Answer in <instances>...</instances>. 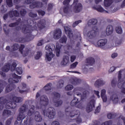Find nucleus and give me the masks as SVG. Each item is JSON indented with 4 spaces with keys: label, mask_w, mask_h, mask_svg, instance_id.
<instances>
[{
    "label": "nucleus",
    "mask_w": 125,
    "mask_h": 125,
    "mask_svg": "<svg viewBox=\"0 0 125 125\" xmlns=\"http://www.w3.org/2000/svg\"><path fill=\"white\" fill-rule=\"evenodd\" d=\"M30 24H23L21 27V30L23 34L26 35V37L24 38H17L15 41L16 42H21V43H24L28 42H31L33 41L35 38V36L32 34L34 32V30H37L38 28L41 30L44 29L45 25H46V21L44 20H41L37 22H35V21L30 20Z\"/></svg>",
    "instance_id": "obj_1"
},
{
    "label": "nucleus",
    "mask_w": 125,
    "mask_h": 125,
    "mask_svg": "<svg viewBox=\"0 0 125 125\" xmlns=\"http://www.w3.org/2000/svg\"><path fill=\"white\" fill-rule=\"evenodd\" d=\"M12 78L9 79L8 80L10 84L8 85L6 87L5 92L7 93L10 92L11 90L14 89V88H15V85H14V83H19V80L21 79V76H19L15 73L12 74Z\"/></svg>",
    "instance_id": "obj_2"
},
{
    "label": "nucleus",
    "mask_w": 125,
    "mask_h": 125,
    "mask_svg": "<svg viewBox=\"0 0 125 125\" xmlns=\"http://www.w3.org/2000/svg\"><path fill=\"white\" fill-rule=\"evenodd\" d=\"M65 112L66 116L71 117V118H73V117L77 116V118L74 120H75L76 123L77 124H81V123H82V118L80 117L81 113L79 110L73 109V107H68L65 109Z\"/></svg>",
    "instance_id": "obj_3"
},
{
    "label": "nucleus",
    "mask_w": 125,
    "mask_h": 125,
    "mask_svg": "<svg viewBox=\"0 0 125 125\" xmlns=\"http://www.w3.org/2000/svg\"><path fill=\"white\" fill-rule=\"evenodd\" d=\"M27 109V107H26L25 104H23L20 109V113L19 115L17 117V121H19L21 122V125L22 124V121L24 120V119H25V120L24 121L23 125H28V121H29V117L26 116H25V114L24 113L26 112V110Z\"/></svg>",
    "instance_id": "obj_4"
},
{
    "label": "nucleus",
    "mask_w": 125,
    "mask_h": 125,
    "mask_svg": "<svg viewBox=\"0 0 125 125\" xmlns=\"http://www.w3.org/2000/svg\"><path fill=\"white\" fill-rule=\"evenodd\" d=\"M13 102L7 103L5 105L6 109H15L17 104L16 103H21L23 101V99L21 97L14 96L12 98Z\"/></svg>",
    "instance_id": "obj_5"
},
{
    "label": "nucleus",
    "mask_w": 125,
    "mask_h": 125,
    "mask_svg": "<svg viewBox=\"0 0 125 125\" xmlns=\"http://www.w3.org/2000/svg\"><path fill=\"white\" fill-rule=\"evenodd\" d=\"M55 49V45L54 44H49L45 46V49L49 52V53L46 52V59L47 61H51V58L54 57V54H53L52 51Z\"/></svg>",
    "instance_id": "obj_6"
},
{
    "label": "nucleus",
    "mask_w": 125,
    "mask_h": 125,
    "mask_svg": "<svg viewBox=\"0 0 125 125\" xmlns=\"http://www.w3.org/2000/svg\"><path fill=\"white\" fill-rule=\"evenodd\" d=\"M40 104L39 105H36V109H43L45 108L47 105H48L49 100L47 97L45 95H42L40 98Z\"/></svg>",
    "instance_id": "obj_7"
},
{
    "label": "nucleus",
    "mask_w": 125,
    "mask_h": 125,
    "mask_svg": "<svg viewBox=\"0 0 125 125\" xmlns=\"http://www.w3.org/2000/svg\"><path fill=\"white\" fill-rule=\"evenodd\" d=\"M43 113L44 117H48L49 119H54L55 117V109L53 107H50L47 110L44 109Z\"/></svg>",
    "instance_id": "obj_8"
},
{
    "label": "nucleus",
    "mask_w": 125,
    "mask_h": 125,
    "mask_svg": "<svg viewBox=\"0 0 125 125\" xmlns=\"http://www.w3.org/2000/svg\"><path fill=\"white\" fill-rule=\"evenodd\" d=\"M53 97V101L54 103V105L55 107H59V106H61L62 104H63V101L60 99V94L58 92H54L52 93Z\"/></svg>",
    "instance_id": "obj_9"
},
{
    "label": "nucleus",
    "mask_w": 125,
    "mask_h": 125,
    "mask_svg": "<svg viewBox=\"0 0 125 125\" xmlns=\"http://www.w3.org/2000/svg\"><path fill=\"white\" fill-rule=\"evenodd\" d=\"M70 105L72 107L75 106L76 108H79V109H83V102H81V101H79V99L75 97H74V99L70 103Z\"/></svg>",
    "instance_id": "obj_10"
},
{
    "label": "nucleus",
    "mask_w": 125,
    "mask_h": 125,
    "mask_svg": "<svg viewBox=\"0 0 125 125\" xmlns=\"http://www.w3.org/2000/svg\"><path fill=\"white\" fill-rule=\"evenodd\" d=\"M43 6V3L39 1H36L31 3L29 5V8L30 9H34V8H41Z\"/></svg>",
    "instance_id": "obj_11"
},
{
    "label": "nucleus",
    "mask_w": 125,
    "mask_h": 125,
    "mask_svg": "<svg viewBox=\"0 0 125 125\" xmlns=\"http://www.w3.org/2000/svg\"><path fill=\"white\" fill-rule=\"evenodd\" d=\"M95 107V100H91L90 102L87 104L86 111L87 113H90L93 110V108Z\"/></svg>",
    "instance_id": "obj_12"
},
{
    "label": "nucleus",
    "mask_w": 125,
    "mask_h": 125,
    "mask_svg": "<svg viewBox=\"0 0 125 125\" xmlns=\"http://www.w3.org/2000/svg\"><path fill=\"white\" fill-rule=\"evenodd\" d=\"M8 16L10 18H12L13 17H20V13L17 10H11L8 12Z\"/></svg>",
    "instance_id": "obj_13"
},
{
    "label": "nucleus",
    "mask_w": 125,
    "mask_h": 125,
    "mask_svg": "<svg viewBox=\"0 0 125 125\" xmlns=\"http://www.w3.org/2000/svg\"><path fill=\"white\" fill-rule=\"evenodd\" d=\"M73 10L75 13H79L83 10V4L80 3H78V4H76L73 6Z\"/></svg>",
    "instance_id": "obj_14"
},
{
    "label": "nucleus",
    "mask_w": 125,
    "mask_h": 125,
    "mask_svg": "<svg viewBox=\"0 0 125 125\" xmlns=\"http://www.w3.org/2000/svg\"><path fill=\"white\" fill-rule=\"evenodd\" d=\"M64 29L65 31V33L66 35H67L69 39H72L73 37H74V34L72 33V31L70 29V28L68 26H64Z\"/></svg>",
    "instance_id": "obj_15"
},
{
    "label": "nucleus",
    "mask_w": 125,
    "mask_h": 125,
    "mask_svg": "<svg viewBox=\"0 0 125 125\" xmlns=\"http://www.w3.org/2000/svg\"><path fill=\"white\" fill-rule=\"evenodd\" d=\"M62 35V31L60 29H58L54 31V38L55 40H59L61 38Z\"/></svg>",
    "instance_id": "obj_16"
},
{
    "label": "nucleus",
    "mask_w": 125,
    "mask_h": 125,
    "mask_svg": "<svg viewBox=\"0 0 125 125\" xmlns=\"http://www.w3.org/2000/svg\"><path fill=\"white\" fill-rule=\"evenodd\" d=\"M87 37L88 39H94L96 37V31L94 29L89 31L87 33Z\"/></svg>",
    "instance_id": "obj_17"
},
{
    "label": "nucleus",
    "mask_w": 125,
    "mask_h": 125,
    "mask_svg": "<svg viewBox=\"0 0 125 125\" xmlns=\"http://www.w3.org/2000/svg\"><path fill=\"white\" fill-rule=\"evenodd\" d=\"M106 34L107 36H111L114 32V27L112 25H108L106 28Z\"/></svg>",
    "instance_id": "obj_18"
},
{
    "label": "nucleus",
    "mask_w": 125,
    "mask_h": 125,
    "mask_svg": "<svg viewBox=\"0 0 125 125\" xmlns=\"http://www.w3.org/2000/svg\"><path fill=\"white\" fill-rule=\"evenodd\" d=\"M87 92H88L87 91H83V95H82V93L79 92H76V93H75V95H77V96H80L81 100L83 101V99H86V95L87 94Z\"/></svg>",
    "instance_id": "obj_19"
},
{
    "label": "nucleus",
    "mask_w": 125,
    "mask_h": 125,
    "mask_svg": "<svg viewBox=\"0 0 125 125\" xmlns=\"http://www.w3.org/2000/svg\"><path fill=\"white\" fill-rule=\"evenodd\" d=\"M27 87V84L25 83H22L18 87L19 92L20 93H24V92H26L27 90H24L22 89H25Z\"/></svg>",
    "instance_id": "obj_20"
},
{
    "label": "nucleus",
    "mask_w": 125,
    "mask_h": 125,
    "mask_svg": "<svg viewBox=\"0 0 125 125\" xmlns=\"http://www.w3.org/2000/svg\"><path fill=\"white\" fill-rule=\"evenodd\" d=\"M107 42L108 41L105 39L100 40L97 42V45L99 47H103V46H105Z\"/></svg>",
    "instance_id": "obj_21"
},
{
    "label": "nucleus",
    "mask_w": 125,
    "mask_h": 125,
    "mask_svg": "<svg viewBox=\"0 0 125 125\" xmlns=\"http://www.w3.org/2000/svg\"><path fill=\"white\" fill-rule=\"evenodd\" d=\"M34 119L36 122L40 123V122H42V115H41L39 111H36L34 113Z\"/></svg>",
    "instance_id": "obj_22"
},
{
    "label": "nucleus",
    "mask_w": 125,
    "mask_h": 125,
    "mask_svg": "<svg viewBox=\"0 0 125 125\" xmlns=\"http://www.w3.org/2000/svg\"><path fill=\"white\" fill-rule=\"evenodd\" d=\"M93 9L97 10L98 12H104V13H108V11L105 10L101 5H99L98 7L94 6Z\"/></svg>",
    "instance_id": "obj_23"
},
{
    "label": "nucleus",
    "mask_w": 125,
    "mask_h": 125,
    "mask_svg": "<svg viewBox=\"0 0 125 125\" xmlns=\"http://www.w3.org/2000/svg\"><path fill=\"white\" fill-rule=\"evenodd\" d=\"M110 100H112L115 104H117L119 102V97L117 94H114L112 96H110Z\"/></svg>",
    "instance_id": "obj_24"
},
{
    "label": "nucleus",
    "mask_w": 125,
    "mask_h": 125,
    "mask_svg": "<svg viewBox=\"0 0 125 125\" xmlns=\"http://www.w3.org/2000/svg\"><path fill=\"white\" fill-rule=\"evenodd\" d=\"M69 57L68 56H64L63 60L62 61L61 64L63 66H67L68 63H69Z\"/></svg>",
    "instance_id": "obj_25"
},
{
    "label": "nucleus",
    "mask_w": 125,
    "mask_h": 125,
    "mask_svg": "<svg viewBox=\"0 0 125 125\" xmlns=\"http://www.w3.org/2000/svg\"><path fill=\"white\" fill-rule=\"evenodd\" d=\"M105 84V83L103 81V80L101 79H99L97 80L94 84L95 87H99V86H102V85H104Z\"/></svg>",
    "instance_id": "obj_26"
},
{
    "label": "nucleus",
    "mask_w": 125,
    "mask_h": 125,
    "mask_svg": "<svg viewBox=\"0 0 125 125\" xmlns=\"http://www.w3.org/2000/svg\"><path fill=\"white\" fill-rule=\"evenodd\" d=\"M25 48V45L21 44V46L19 48V51L21 52V54H22L23 57H26L28 55V52H29V50L26 52L25 54L23 53V50Z\"/></svg>",
    "instance_id": "obj_27"
},
{
    "label": "nucleus",
    "mask_w": 125,
    "mask_h": 125,
    "mask_svg": "<svg viewBox=\"0 0 125 125\" xmlns=\"http://www.w3.org/2000/svg\"><path fill=\"white\" fill-rule=\"evenodd\" d=\"M10 63H6L2 68V72H4V73H7V72H8V71H9L10 69Z\"/></svg>",
    "instance_id": "obj_28"
},
{
    "label": "nucleus",
    "mask_w": 125,
    "mask_h": 125,
    "mask_svg": "<svg viewBox=\"0 0 125 125\" xmlns=\"http://www.w3.org/2000/svg\"><path fill=\"white\" fill-rule=\"evenodd\" d=\"M86 63L90 66H92L95 62V60L93 57H89L86 59Z\"/></svg>",
    "instance_id": "obj_29"
},
{
    "label": "nucleus",
    "mask_w": 125,
    "mask_h": 125,
    "mask_svg": "<svg viewBox=\"0 0 125 125\" xmlns=\"http://www.w3.org/2000/svg\"><path fill=\"white\" fill-rule=\"evenodd\" d=\"M35 107L34 105H32L31 106V108L29 109V110L27 112V115L31 117L34 113H35Z\"/></svg>",
    "instance_id": "obj_30"
},
{
    "label": "nucleus",
    "mask_w": 125,
    "mask_h": 125,
    "mask_svg": "<svg viewBox=\"0 0 125 125\" xmlns=\"http://www.w3.org/2000/svg\"><path fill=\"white\" fill-rule=\"evenodd\" d=\"M114 0H104V3L105 7H109L113 3Z\"/></svg>",
    "instance_id": "obj_31"
},
{
    "label": "nucleus",
    "mask_w": 125,
    "mask_h": 125,
    "mask_svg": "<svg viewBox=\"0 0 125 125\" xmlns=\"http://www.w3.org/2000/svg\"><path fill=\"white\" fill-rule=\"evenodd\" d=\"M97 20L95 19H92L88 21V25H96V24H97Z\"/></svg>",
    "instance_id": "obj_32"
},
{
    "label": "nucleus",
    "mask_w": 125,
    "mask_h": 125,
    "mask_svg": "<svg viewBox=\"0 0 125 125\" xmlns=\"http://www.w3.org/2000/svg\"><path fill=\"white\" fill-rule=\"evenodd\" d=\"M51 86H52V84L51 83H48L44 87V89L45 91H49V90H51Z\"/></svg>",
    "instance_id": "obj_33"
},
{
    "label": "nucleus",
    "mask_w": 125,
    "mask_h": 125,
    "mask_svg": "<svg viewBox=\"0 0 125 125\" xmlns=\"http://www.w3.org/2000/svg\"><path fill=\"white\" fill-rule=\"evenodd\" d=\"M115 31L117 34L122 35L123 34V29L121 26H116L115 28Z\"/></svg>",
    "instance_id": "obj_34"
},
{
    "label": "nucleus",
    "mask_w": 125,
    "mask_h": 125,
    "mask_svg": "<svg viewBox=\"0 0 125 125\" xmlns=\"http://www.w3.org/2000/svg\"><path fill=\"white\" fill-rule=\"evenodd\" d=\"M11 115V111L4 109L3 111L2 116H10Z\"/></svg>",
    "instance_id": "obj_35"
},
{
    "label": "nucleus",
    "mask_w": 125,
    "mask_h": 125,
    "mask_svg": "<svg viewBox=\"0 0 125 125\" xmlns=\"http://www.w3.org/2000/svg\"><path fill=\"white\" fill-rule=\"evenodd\" d=\"M42 51H38L37 52V54L35 57V59H36V60H39V59H40L41 57H42Z\"/></svg>",
    "instance_id": "obj_36"
},
{
    "label": "nucleus",
    "mask_w": 125,
    "mask_h": 125,
    "mask_svg": "<svg viewBox=\"0 0 125 125\" xmlns=\"http://www.w3.org/2000/svg\"><path fill=\"white\" fill-rule=\"evenodd\" d=\"M19 47H20V45H19L18 43H15L12 46L13 51L18 50V49H19Z\"/></svg>",
    "instance_id": "obj_37"
},
{
    "label": "nucleus",
    "mask_w": 125,
    "mask_h": 125,
    "mask_svg": "<svg viewBox=\"0 0 125 125\" xmlns=\"http://www.w3.org/2000/svg\"><path fill=\"white\" fill-rule=\"evenodd\" d=\"M107 117L108 119H109L111 120V119H115L116 117H117V114L116 113H108L107 115Z\"/></svg>",
    "instance_id": "obj_38"
},
{
    "label": "nucleus",
    "mask_w": 125,
    "mask_h": 125,
    "mask_svg": "<svg viewBox=\"0 0 125 125\" xmlns=\"http://www.w3.org/2000/svg\"><path fill=\"white\" fill-rule=\"evenodd\" d=\"M60 42L61 43H66L67 42V37L63 36L60 40Z\"/></svg>",
    "instance_id": "obj_39"
},
{
    "label": "nucleus",
    "mask_w": 125,
    "mask_h": 125,
    "mask_svg": "<svg viewBox=\"0 0 125 125\" xmlns=\"http://www.w3.org/2000/svg\"><path fill=\"white\" fill-rule=\"evenodd\" d=\"M17 66V63L15 62H13L11 65H10L11 71L12 72H13V71H15V69H16Z\"/></svg>",
    "instance_id": "obj_40"
},
{
    "label": "nucleus",
    "mask_w": 125,
    "mask_h": 125,
    "mask_svg": "<svg viewBox=\"0 0 125 125\" xmlns=\"http://www.w3.org/2000/svg\"><path fill=\"white\" fill-rule=\"evenodd\" d=\"M16 72L18 75H21L23 73V69L21 67H19L16 68Z\"/></svg>",
    "instance_id": "obj_41"
},
{
    "label": "nucleus",
    "mask_w": 125,
    "mask_h": 125,
    "mask_svg": "<svg viewBox=\"0 0 125 125\" xmlns=\"http://www.w3.org/2000/svg\"><path fill=\"white\" fill-rule=\"evenodd\" d=\"M26 14H27V11L24 9H22L20 11V15L21 16H22V17H24Z\"/></svg>",
    "instance_id": "obj_42"
},
{
    "label": "nucleus",
    "mask_w": 125,
    "mask_h": 125,
    "mask_svg": "<svg viewBox=\"0 0 125 125\" xmlns=\"http://www.w3.org/2000/svg\"><path fill=\"white\" fill-rule=\"evenodd\" d=\"M6 3L8 7H12V6H13L12 0H6Z\"/></svg>",
    "instance_id": "obj_43"
},
{
    "label": "nucleus",
    "mask_w": 125,
    "mask_h": 125,
    "mask_svg": "<svg viewBox=\"0 0 125 125\" xmlns=\"http://www.w3.org/2000/svg\"><path fill=\"white\" fill-rule=\"evenodd\" d=\"M3 83H4L3 80H0V93L3 90Z\"/></svg>",
    "instance_id": "obj_44"
},
{
    "label": "nucleus",
    "mask_w": 125,
    "mask_h": 125,
    "mask_svg": "<svg viewBox=\"0 0 125 125\" xmlns=\"http://www.w3.org/2000/svg\"><path fill=\"white\" fill-rule=\"evenodd\" d=\"M118 83V82L117 81V79H114L111 81V85L112 87H115V86H117V84Z\"/></svg>",
    "instance_id": "obj_45"
},
{
    "label": "nucleus",
    "mask_w": 125,
    "mask_h": 125,
    "mask_svg": "<svg viewBox=\"0 0 125 125\" xmlns=\"http://www.w3.org/2000/svg\"><path fill=\"white\" fill-rule=\"evenodd\" d=\"M39 15H41V16H44L45 15V11L42 10H38L37 11Z\"/></svg>",
    "instance_id": "obj_46"
},
{
    "label": "nucleus",
    "mask_w": 125,
    "mask_h": 125,
    "mask_svg": "<svg viewBox=\"0 0 125 125\" xmlns=\"http://www.w3.org/2000/svg\"><path fill=\"white\" fill-rule=\"evenodd\" d=\"M73 88H74V86H73V85L69 84V85H67L66 86H65V90L68 91L69 90H72V89H73Z\"/></svg>",
    "instance_id": "obj_47"
},
{
    "label": "nucleus",
    "mask_w": 125,
    "mask_h": 125,
    "mask_svg": "<svg viewBox=\"0 0 125 125\" xmlns=\"http://www.w3.org/2000/svg\"><path fill=\"white\" fill-rule=\"evenodd\" d=\"M7 102V100L4 99L3 97H0V104H5Z\"/></svg>",
    "instance_id": "obj_48"
},
{
    "label": "nucleus",
    "mask_w": 125,
    "mask_h": 125,
    "mask_svg": "<svg viewBox=\"0 0 125 125\" xmlns=\"http://www.w3.org/2000/svg\"><path fill=\"white\" fill-rule=\"evenodd\" d=\"M28 16H29V17H31L32 18H35V17H38V14L37 13H34L31 12L28 14Z\"/></svg>",
    "instance_id": "obj_49"
},
{
    "label": "nucleus",
    "mask_w": 125,
    "mask_h": 125,
    "mask_svg": "<svg viewBox=\"0 0 125 125\" xmlns=\"http://www.w3.org/2000/svg\"><path fill=\"white\" fill-rule=\"evenodd\" d=\"M12 120H13V117H11V118H9L6 121V125H11V122H12Z\"/></svg>",
    "instance_id": "obj_50"
},
{
    "label": "nucleus",
    "mask_w": 125,
    "mask_h": 125,
    "mask_svg": "<svg viewBox=\"0 0 125 125\" xmlns=\"http://www.w3.org/2000/svg\"><path fill=\"white\" fill-rule=\"evenodd\" d=\"M112 124H113V121L109 120L104 122L101 125H111Z\"/></svg>",
    "instance_id": "obj_51"
},
{
    "label": "nucleus",
    "mask_w": 125,
    "mask_h": 125,
    "mask_svg": "<svg viewBox=\"0 0 125 125\" xmlns=\"http://www.w3.org/2000/svg\"><path fill=\"white\" fill-rule=\"evenodd\" d=\"M16 26H18V24L16 22L11 23L9 24V27H10L11 28H14V27H16Z\"/></svg>",
    "instance_id": "obj_52"
},
{
    "label": "nucleus",
    "mask_w": 125,
    "mask_h": 125,
    "mask_svg": "<svg viewBox=\"0 0 125 125\" xmlns=\"http://www.w3.org/2000/svg\"><path fill=\"white\" fill-rule=\"evenodd\" d=\"M56 52L57 57H59V56H60V47H56Z\"/></svg>",
    "instance_id": "obj_53"
},
{
    "label": "nucleus",
    "mask_w": 125,
    "mask_h": 125,
    "mask_svg": "<svg viewBox=\"0 0 125 125\" xmlns=\"http://www.w3.org/2000/svg\"><path fill=\"white\" fill-rule=\"evenodd\" d=\"M63 85H64V81L62 80L59 81L58 87L59 88H62V87H63Z\"/></svg>",
    "instance_id": "obj_54"
},
{
    "label": "nucleus",
    "mask_w": 125,
    "mask_h": 125,
    "mask_svg": "<svg viewBox=\"0 0 125 125\" xmlns=\"http://www.w3.org/2000/svg\"><path fill=\"white\" fill-rule=\"evenodd\" d=\"M80 23H82V20H79V21H75L72 24V26H73V27H76V26H77L78 24H80Z\"/></svg>",
    "instance_id": "obj_55"
},
{
    "label": "nucleus",
    "mask_w": 125,
    "mask_h": 125,
    "mask_svg": "<svg viewBox=\"0 0 125 125\" xmlns=\"http://www.w3.org/2000/svg\"><path fill=\"white\" fill-rule=\"evenodd\" d=\"M78 64V62H76L74 63H73L72 64L70 65V68L71 69H74L77 67V65Z\"/></svg>",
    "instance_id": "obj_56"
},
{
    "label": "nucleus",
    "mask_w": 125,
    "mask_h": 125,
    "mask_svg": "<svg viewBox=\"0 0 125 125\" xmlns=\"http://www.w3.org/2000/svg\"><path fill=\"white\" fill-rule=\"evenodd\" d=\"M71 1V0H64L62 3L64 5H69V4L70 3Z\"/></svg>",
    "instance_id": "obj_57"
},
{
    "label": "nucleus",
    "mask_w": 125,
    "mask_h": 125,
    "mask_svg": "<svg viewBox=\"0 0 125 125\" xmlns=\"http://www.w3.org/2000/svg\"><path fill=\"white\" fill-rule=\"evenodd\" d=\"M53 8V5L52 3H49L47 7L48 11H50V10H51V9H52Z\"/></svg>",
    "instance_id": "obj_58"
},
{
    "label": "nucleus",
    "mask_w": 125,
    "mask_h": 125,
    "mask_svg": "<svg viewBox=\"0 0 125 125\" xmlns=\"http://www.w3.org/2000/svg\"><path fill=\"white\" fill-rule=\"evenodd\" d=\"M63 12H64V13L67 14V13L69 12V7L68 6L65 7L63 8Z\"/></svg>",
    "instance_id": "obj_59"
},
{
    "label": "nucleus",
    "mask_w": 125,
    "mask_h": 125,
    "mask_svg": "<svg viewBox=\"0 0 125 125\" xmlns=\"http://www.w3.org/2000/svg\"><path fill=\"white\" fill-rule=\"evenodd\" d=\"M106 95V90L103 89L101 90V96L103 97Z\"/></svg>",
    "instance_id": "obj_60"
},
{
    "label": "nucleus",
    "mask_w": 125,
    "mask_h": 125,
    "mask_svg": "<svg viewBox=\"0 0 125 125\" xmlns=\"http://www.w3.org/2000/svg\"><path fill=\"white\" fill-rule=\"evenodd\" d=\"M101 97L102 98L103 102H107V96H103V97L101 96Z\"/></svg>",
    "instance_id": "obj_61"
},
{
    "label": "nucleus",
    "mask_w": 125,
    "mask_h": 125,
    "mask_svg": "<svg viewBox=\"0 0 125 125\" xmlns=\"http://www.w3.org/2000/svg\"><path fill=\"white\" fill-rule=\"evenodd\" d=\"M101 108L100 106H97L95 109V113L96 114V113H99V112H100Z\"/></svg>",
    "instance_id": "obj_62"
},
{
    "label": "nucleus",
    "mask_w": 125,
    "mask_h": 125,
    "mask_svg": "<svg viewBox=\"0 0 125 125\" xmlns=\"http://www.w3.org/2000/svg\"><path fill=\"white\" fill-rule=\"evenodd\" d=\"M75 60H76V56H71L70 57V61L71 62H74V61H75Z\"/></svg>",
    "instance_id": "obj_63"
},
{
    "label": "nucleus",
    "mask_w": 125,
    "mask_h": 125,
    "mask_svg": "<svg viewBox=\"0 0 125 125\" xmlns=\"http://www.w3.org/2000/svg\"><path fill=\"white\" fill-rule=\"evenodd\" d=\"M51 125H60V124H59V122L58 121H53Z\"/></svg>",
    "instance_id": "obj_64"
}]
</instances>
